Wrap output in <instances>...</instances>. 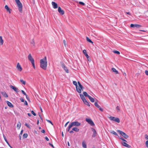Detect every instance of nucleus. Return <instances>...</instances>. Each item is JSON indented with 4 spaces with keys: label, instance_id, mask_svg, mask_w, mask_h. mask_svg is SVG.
I'll list each match as a JSON object with an SVG mask.
<instances>
[{
    "label": "nucleus",
    "instance_id": "f257e3e1",
    "mask_svg": "<svg viewBox=\"0 0 148 148\" xmlns=\"http://www.w3.org/2000/svg\"><path fill=\"white\" fill-rule=\"evenodd\" d=\"M40 62L41 67L44 70L46 69L47 66L46 57L45 56L44 58L41 59L40 61Z\"/></svg>",
    "mask_w": 148,
    "mask_h": 148
},
{
    "label": "nucleus",
    "instance_id": "f03ea898",
    "mask_svg": "<svg viewBox=\"0 0 148 148\" xmlns=\"http://www.w3.org/2000/svg\"><path fill=\"white\" fill-rule=\"evenodd\" d=\"M16 3H17L19 12L22 13V5L19 0H15Z\"/></svg>",
    "mask_w": 148,
    "mask_h": 148
},
{
    "label": "nucleus",
    "instance_id": "7ed1b4c3",
    "mask_svg": "<svg viewBox=\"0 0 148 148\" xmlns=\"http://www.w3.org/2000/svg\"><path fill=\"white\" fill-rule=\"evenodd\" d=\"M117 131L125 138L127 139L129 138V136L123 132L119 130H117Z\"/></svg>",
    "mask_w": 148,
    "mask_h": 148
},
{
    "label": "nucleus",
    "instance_id": "20e7f679",
    "mask_svg": "<svg viewBox=\"0 0 148 148\" xmlns=\"http://www.w3.org/2000/svg\"><path fill=\"white\" fill-rule=\"evenodd\" d=\"M109 119L111 120L115 121L118 123H119L120 122V121L119 119L116 117H114L110 116L109 117Z\"/></svg>",
    "mask_w": 148,
    "mask_h": 148
},
{
    "label": "nucleus",
    "instance_id": "39448f33",
    "mask_svg": "<svg viewBox=\"0 0 148 148\" xmlns=\"http://www.w3.org/2000/svg\"><path fill=\"white\" fill-rule=\"evenodd\" d=\"M70 124L72 127H77L80 125L81 123L78 121H75L71 122Z\"/></svg>",
    "mask_w": 148,
    "mask_h": 148
},
{
    "label": "nucleus",
    "instance_id": "423d86ee",
    "mask_svg": "<svg viewBox=\"0 0 148 148\" xmlns=\"http://www.w3.org/2000/svg\"><path fill=\"white\" fill-rule=\"evenodd\" d=\"M86 121L90 125L92 126H93L95 124L93 121L90 119L86 118Z\"/></svg>",
    "mask_w": 148,
    "mask_h": 148
},
{
    "label": "nucleus",
    "instance_id": "0eeeda50",
    "mask_svg": "<svg viewBox=\"0 0 148 148\" xmlns=\"http://www.w3.org/2000/svg\"><path fill=\"white\" fill-rule=\"evenodd\" d=\"M61 65L62 67L64 69L65 71L67 73H69V70L65 66V65L63 62H61Z\"/></svg>",
    "mask_w": 148,
    "mask_h": 148
},
{
    "label": "nucleus",
    "instance_id": "6e6552de",
    "mask_svg": "<svg viewBox=\"0 0 148 148\" xmlns=\"http://www.w3.org/2000/svg\"><path fill=\"white\" fill-rule=\"evenodd\" d=\"M142 27V26L141 25L137 24H131L130 25V27H133L135 28V27L136 28H140Z\"/></svg>",
    "mask_w": 148,
    "mask_h": 148
},
{
    "label": "nucleus",
    "instance_id": "1a4fd4ad",
    "mask_svg": "<svg viewBox=\"0 0 148 148\" xmlns=\"http://www.w3.org/2000/svg\"><path fill=\"white\" fill-rule=\"evenodd\" d=\"M28 59L31 62V63L34 62V60L33 58H32L31 54L30 53L27 56Z\"/></svg>",
    "mask_w": 148,
    "mask_h": 148
},
{
    "label": "nucleus",
    "instance_id": "9d476101",
    "mask_svg": "<svg viewBox=\"0 0 148 148\" xmlns=\"http://www.w3.org/2000/svg\"><path fill=\"white\" fill-rule=\"evenodd\" d=\"M10 86L11 88L13 90L17 93H18V89L16 87L12 85H10Z\"/></svg>",
    "mask_w": 148,
    "mask_h": 148
},
{
    "label": "nucleus",
    "instance_id": "9b49d317",
    "mask_svg": "<svg viewBox=\"0 0 148 148\" xmlns=\"http://www.w3.org/2000/svg\"><path fill=\"white\" fill-rule=\"evenodd\" d=\"M58 11L62 15H63L64 14V11L60 7H58Z\"/></svg>",
    "mask_w": 148,
    "mask_h": 148
},
{
    "label": "nucleus",
    "instance_id": "f8f14e48",
    "mask_svg": "<svg viewBox=\"0 0 148 148\" xmlns=\"http://www.w3.org/2000/svg\"><path fill=\"white\" fill-rule=\"evenodd\" d=\"M51 4L54 8L56 9L58 8V5L56 3L53 1L51 3Z\"/></svg>",
    "mask_w": 148,
    "mask_h": 148
},
{
    "label": "nucleus",
    "instance_id": "ddd939ff",
    "mask_svg": "<svg viewBox=\"0 0 148 148\" xmlns=\"http://www.w3.org/2000/svg\"><path fill=\"white\" fill-rule=\"evenodd\" d=\"M83 52L84 54L88 60H89L88 58H89V56L87 54L86 50L85 49L83 51Z\"/></svg>",
    "mask_w": 148,
    "mask_h": 148
},
{
    "label": "nucleus",
    "instance_id": "4468645a",
    "mask_svg": "<svg viewBox=\"0 0 148 148\" xmlns=\"http://www.w3.org/2000/svg\"><path fill=\"white\" fill-rule=\"evenodd\" d=\"M16 68L19 71H22V68L19 63H18L17 64Z\"/></svg>",
    "mask_w": 148,
    "mask_h": 148
},
{
    "label": "nucleus",
    "instance_id": "2eb2a0df",
    "mask_svg": "<svg viewBox=\"0 0 148 148\" xmlns=\"http://www.w3.org/2000/svg\"><path fill=\"white\" fill-rule=\"evenodd\" d=\"M121 144L123 145V146L126 147H129L130 146L129 144H127L125 142H121Z\"/></svg>",
    "mask_w": 148,
    "mask_h": 148
},
{
    "label": "nucleus",
    "instance_id": "dca6fc26",
    "mask_svg": "<svg viewBox=\"0 0 148 148\" xmlns=\"http://www.w3.org/2000/svg\"><path fill=\"white\" fill-rule=\"evenodd\" d=\"M5 8L6 10L7 11L9 12L10 14L11 13L10 9L7 5H6L5 6Z\"/></svg>",
    "mask_w": 148,
    "mask_h": 148
},
{
    "label": "nucleus",
    "instance_id": "f3484780",
    "mask_svg": "<svg viewBox=\"0 0 148 148\" xmlns=\"http://www.w3.org/2000/svg\"><path fill=\"white\" fill-rule=\"evenodd\" d=\"M92 130L93 132V134L92 135V137H95L96 135V132L95 130L93 128H92Z\"/></svg>",
    "mask_w": 148,
    "mask_h": 148
},
{
    "label": "nucleus",
    "instance_id": "a211bd4d",
    "mask_svg": "<svg viewBox=\"0 0 148 148\" xmlns=\"http://www.w3.org/2000/svg\"><path fill=\"white\" fill-rule=\"evenodd\" d=\"M6 103H7L8 106L10 107L13 108V106L12 104L8 101H6Z\"/></svg>",
    "mask_w": 148,
    "mask_h": 148
},
{
    "label": "nucleus",
    "instance_id": "6ab92c4d",
    "mask_svg": "<svg viewBox=\"0 0 148 148\" xmlns=\"http://www.w3.org/2000/svg\"><path fill=\"white\" fill-rule=\"evenodd\" d=\"M82 147L84 148H87L86 145L84 141H83L82 142Z\"/></svg>",
    "mask_w": 148,
    "mask_h": 148
},
{
    "label": "nucleus",
    "instance_id": "aec40b11",
    "mask_svg": "<svg viewBox=\"0 0 148 148\" xmlns=\"http://www.w3.org/2000/svg\"><path fill=\"white\" fill-rule=\"evenodd\" d=\"M1 94L5 97H8L7 94L5 92H1Z\"/></svg>",
    "mask_w": 148,
    "mask_h": 148
},
{
    "label": "nucleus",
    "instance_id": "412c9836",
    "mask_svg": "<svg viewBox=\"0 0 148 148\" xmlns=\"http://www.w3.org/2000/svg\"><path fill=\"white\" fill-rule=\"evenodd\" d=\"M77 91L79 93H81L82 92L81 88H80L78 87L77 86L76 87Z\"/></svg>",
    "mask_w": 148,
    "mask_h": 148
},
{
    "label": "nucleus",
    "instance_id": "4be33fe9",
    "mask_svg": "<svg viewBox=\"0 0 148 148\" xmlns=\"http://www.w3.org/2000/svg\"><path fill=\"white\" fill-rule=\"evenodd\" d=\"M111 70L113 72H114L116 74H118L119 73L118 71H117L114 68H112Z\"/></svg>",
    "mask_w": 148,
    "mask_h": 148
},
{
    "label": "nucleus",
    "instance_id": "5701e85b",
    "mask_svg": "<svg viewBox=\"0 0 148 148\" xmlns=\"http://www.w3.org/2000/svg\"><path fill=\"white\" fill-rule=\"evenodd\" d=\"M80 96L81 97V98L82 100L83 101L86 99L85 97H84V95H83L82 94H80Z\"/></svg>",
    "mask_w": 148,
    "mask_h": 148
},
{
    "label": "nucleus",
    "instance_id": "b1692460",
    "mask_svg": "<svg viewBox=\"0 0 148 148\" xmlns=\"http://www.w3.org/2000/svg\"><path fill=\"white\" fill-rule=\"evenodd\" d=\"M3 40L2 39V38L1 36H0V44L1 45H3Z\"/></svg>",
    "mask_w": 148,
    "mask_h": 148
},
{
    "label": "nucleus",
    "instance_id": "393cba45",
    "mask_svg": "<svg viewBox=\"0 0 148 148\" xmlns=\"http://www.w3.org/2000/svg\"><path fill=\"white\" fill-rule=\"evenodd\" d=\"M90 101L92 102H93L95 101V99L92 97H91L90 96H89L88 97Z\"/></svg>",
    "mask_w": 148,
    "mask_h": 148
},
{
    "label": "nucleus",
    "instance_id": "a878e982",
    "mask_svg": "<svg viewBox=\"0 0 148 148\" xmlns=\"http://www.w3.org/2000/svg\"><path fill=\"white\" fill-rule=\"evenodd\" d=\"M84 104L88 106H90V104L89 102L87 101V100L86 99L85 101H83Z\"/></svg>",
    "mask_w": 148,
    "mask_h": 148
},
{
    "label": "nucleus",
    "instance_id": "bb28decb",
    "mask_svg": "<svg viewBox=\"0 0 148 148\" xmlns=\"http://www.w3.org/2000/svg\"><path fill=\"white\" fill-rule=\"evenodd\" d=\"M72 130L75 132H78L79 131V129L77 127H74L72 128Z\"/></svg>",
    "mask_w": 148,
    "mask_h": 148
},
{
    "label": "nucleus",
    "instance_id": "cd10ccee",
    "mask_svg": "<svg viewBox=\"0 0 148 148\" xmlns=\"http://www.w3.org/2000/svg\"><path fill=\"white\" fill-rule=\"evenodd\" d=\"M86 40L88 42H89L91 43H92V44L93 43V42L91 40H90L88 37H86Z\"/></svg>",
    "mask_w": 148,
    "mask_h": 148
},
{
    "label": "nucleus",
    "instance_id": "c85d7f7f",
    "mask_svg": "<svg viewBox=\"0 0 148 148\" xmlns=\"http://www.w3.org/2000/svg\"><path fill=\"white\" fill-rule=\"evenodd\" d=\"M83 94L84 96L85 97H89L90 96V95H88V93L86 92H83Z\"/></svg>",
    "mask_w": 148,
    "mask_h": 148
},
{
    "label": "nucleus",
    "instance_id": "c756f323",
    "mask_svg": "<svg viewBox=\"0 0 148 148\" xmlns=\"http://www.w3.org/2000/svg\"><path fill=\"white\" fill-rule=\"evenodd\" d=\"M3 138H4V139L5 140V141L6 142V143L9 145V143L8 141V140H7V139H6V138L5 137V135L3 134Z\"/></svg>",
    "mask_w": 148,
    "mask_h": 148
},
{
    "label": "nucleus",
    "instance_id": "7c9ffc66",
    "mask_svg": "<svg viewBox=\"0 0 148 148\" xmlns=\"http://www.w3.org/2000/svg\"><path fill=\"white\" fill-rule=\"evenodd\" d=\"M21 123L20 122L17 124V127L18 129H19L21 126Z\"/></svg>",
    "mask_w": 148,
    "mask_h": 148
},
{
    "label": "nucleus",
    "instance_id": "2f4dec72",
    "mask_svg": "<svg viewBox=\"0 0 148 148\" xmlns=\"http://www.w3.org/2000/svg\"><path fill=\"white\" fill-rule=\"evenodd\" d=\"M28 136L27 134V133L24 134L23 135V138H25L27 137Z\"/></svg>",
    "mask_w": 148,
    "mask_h": 148
},
{
    "label": "nucleus",
    "instance_id": "473e14b6",
    "mask_svg": "<svg viewBox=\"0 0 148 148\" xmlns=\"http://www.w3.org/2000/svg\"><path fill=\"white\" fill-rule=\"evenodd\" d=\"M30 43L33 45V46H35V43L34 39H33L31 40Z\"/></svg>",
    "mask_w": 148,
    "mask_h": 148
},
{
    "label": "nucleus",
    "instance_id": "72a5a7b5",
    "mask_svg": "<svg viewBox=\"0 0 148 148\" xmlns=\"http://www.w3.org/2000/svg\"><path fill=\"white\" fill-rule=\"evenodd\" d=\"M21 82L24 85H25L26 84L25 81L23 80L22 79H21L20 80Z\"/></svg>",
    "mask_w": 148,
    "mask_h": 148
},
{
    "label": "nucleus",
    "instance_id": "f704fd0d",
    "mask_svg": "<svg viewBox=\"0 0 148 148\" xmlns=\"http://www.w3.org/2000/svg\"><path fill=\"white\" fill-rule=\"evenodd\" d=\"M95 106L97 108H99L100 106L98 105L97 103V102H95L94 103Z\"/></svg>",
    "mask_w": 148,
    "mask_h": 148
},
{
    "label": "nucleus",
    "instance_id": "c9c22d12",
    "mask_svg": "<svg viewBox=\"0 0 148 148\" xmlns=\"http://www.w3.org/2000/svg\"><path fill=\"white\" fill-rule=\"evenodd\" d=\"M73 84L74 85H75V86L76 87L77 86V83L76 81H73Z\"/></svg>",
    "mask_w": 148,
    "mask_h": 148
},
{
    "label": "nucleus",
    "instance_id": "e433bc0d",
    "mask_svg": "<svg viewBox=\"0 0 148 148\" xmlns=\"http://www.w3.org/2000/svg\"><path fill=\"white\" fill-rule=\"evenodd\" d=\"M111 133L114 134L115 135H116V136H118L117 134L116 133V132H115L114 131H112V132H111Z\"/></svg>",
    "mask_w": 148,
    "mask_h": 148
},
{
    "label": "nucleus",
    "instance_id": "4c0bfd02",
    "mask_svg": "<svg viewBox=\"0 0 148 148\" xmlns=\"http://www.w3.org/2000/svg\"><path fill=\"white\" fill-rule=\"evenodd\" d=\"M113 52L115 53H116L118 54H120V53L119 51H113Z\"/></svg>",
    "mask_w": 148,
    "mask_h": 148
},
{
    "label": "nucleus",
    "instance_id": "58836bf2",
    "mask_svg": "<svg viewBox=\"0 0 148 148\" xmlns=\"http://www.w3.org/2000/svg\"><path fill=\"white\" fill-rule=\"evenodd\" d=\"M72 127V126L71 125V124H70V125H69V126L68 127V129H67V131L68 132L69 131L71 128Z\"/></svg>",
    "mask_w": 148,
    "mask_h": 148
},
{
    "label": "nucleus",
    "instance_id": "ea45409f",
    "mask_svg": "<svg viewBox=\"0 0 148 148\" xmlns=\"http://www.w3.org/2000/svg\"><path fill=\"white\" fill-rule=\"evenodd\" d=\"M78 84L79 87L81 88L82 87V86L81 84V83L79 82H78Z\"/></svg>",
    "mask_w": 148,
    "mask_h": 148
},
{
    "label": "nucleus",
    "instance_id": "a19ab883",
    "mask_svg": "<svg viewBox=\"0 0 148 148\" xmlns=\"http://www.w3.org/2000/svg\"><path fill=\"white\" fill-rule=\"evenodd\" d=\"M63 43L65 47H66V40H63Z\"/></svg>",
    "mask_w": 148,
    "mask_h": 148
},
{
    "label": "nucleus",
    "instance_id": "79ce46f5",
    "mask_svg": "<svg viewBox=\"0 0 148 148\" xmlns=\"http://www.w3.org/2000/svg\"><path fill=\"white\" fill-rule=\"evenodd\" d=\"M145 145L146 147L148 148V140L145 142Z\"/></svg>",
    "mask_w": 148,
    "mask_h": 148
},
{
    "label": "nucleus",
    "instance_id": "37998d69",
    "mask_svg": "<svg viewBox=\"0 0 148 148\" xmlns=\"http://www.w3.org/2000/svg\"><path fill=\"white\" fill-rule=\"evenodd\" d=\"M31 113L34 116H36V114L33 110L31 111Z\"/></svg>",
    "mask_w": 148,
    "mask_h": 148
},
{
    "label": "nucleus",
    "instance_id": "c03bdc74",
    "mask_svg": "<svg viewBox=\"0 0 148 148\" xmlns=\"http://www.w3.org/2000/svg\"><path fill=\"white\" fill-rule=\"evenodd\" d=\"M21 91L24 95H27L26 93L23 90H22Z\"/></svg>",
    "mask_w": 148,
    "mask_h": 148
},
{
    "label": "nucleus",
    "instance_id": "a18cd8bd",
    "mask_svg": "<svg viewBox=\"0 0 148 148\" xmlns=\"http://www.w3.org/2000/svg\"><path fill=\"white\" fill-rule=\"evenodd\" d=\"M31 63H32V65L33 66V68L34 69H35V64H34V62H32Z\"/></svg>",
    "mask_w": 148,
    "mask_h": 148
},
{
    "label": "nucleus",
    "instance_id": "49530a36",
    "mask_svg": "<svg viewBox=\"0 0 148 148\" xmlns=\"http://www.w3.org/2000/svg\"><path fill=\"white\" fill-rule=\"evenodd\" d=\"M46 121L48 122V123H51L52 125H53V123H52V122H51V121L50 120H47L46 119Z\"/></svg>",
    "mask_w": 148,
    "mask_h": 148
},
{
    "label": "nucleus",
    "instance_id": "de8ad7c7",
    "mask_svg": "<svg viewBox=\"0 0 148 148\" xmlns=\"http://www.w3.org/2000/svg\"><path fill=\"white\" fill-rule=\"evenodd\" d=\"M99 108V110L100 111H101V112H103V109L102 108H101V107H100V106L99 107V108Z\"/></svg>",
    "mask_w": 148,
    "mask_h": 148
},
{
    "label": "nucleus",
    "instance_id": "09e8293b",
    "mask_svg": "<svg viewBox=\"0 0 148 148\" xmlns=\"http://www.w3.org/2000/svg\"><path fill=\"white\" fill-rule=\"evenodd\" d=\"M145 138L147 140H148V136L147 134L145 135Z\"/></svg>",
    "mask_w": 148,
    "mask_h": 148
},
{
    "label": "nucleus",
    "instance_id": "8fccbe9b",
    "mask_svg": "<svg viewBox=\"0 0 148 148\" xmlns=\"http://www.w3.org/2000/svg\"><path fill=\"white\" fill-rule=\"evenodd\" d=\"M25 125L28 128H30V127L29 125L28 124H27L25 123Z\"/></svg>",
    "mask_w": 148,
    "mask_h": 148
},
{
    "label": "nucleus",
    "instance_id": "3c124183",
    "mask_svg": "<svg viewBox=\"0 0 148 148\" xmlns=\"http://www.w3.org/2000/svg\"><path fill=\"white\" fill-rule=\"evenodd\" d=\"M79 4L81 5H84V3L83 2H79Z\"/></svg>",
    "mask_w": 148,
    "mask_h": 148
},
{
    "label": "nucleus",
    "instance_id": "603ef678",
    "mask_svg": "<svg viewBox=\"0 0 148 148\" xmlns=\"http://www.w3.org/2000/svg\"><path fill=\"white\" fill-rule=\"evenodd\" d=\"M145 73L147 75H148V71H145Z\"/></svg>",
    "mask_w": 148,
    "mask_h": 148
},
{
    "label": "nucleus",
    "instance_id": "864d4df0",
    "mask_svg": "<svg viewBox=\"0 0 148 148\" xmlns=\"http://www.w3.org/2000/svg\"><path fill=\"white\" fill-rule=\"evenodd\" d=\"M24 104L26 106H27L28 105L26 101H24Z\"/></svg>",
    "mask_w": 148,
    "mask_h": 148
},
{
    "label": "nucleus",
    "instance_id": "5fc2aeb1",
    "mask_svg": "<svg viewBox=\"0 0 148 148\" xmlns=\"http://www.w3.org/2000/svg\"><path fill=\"white\" fill-rule=\"evenodd\" d=\"M20 99L21 102H24V100L23 98H20Z\"/></svg>",
    "mask_w": 148,
    "mask_h": 148
},
{
    "label": "nucleus",
    "instance_id": "6e6d98bb",
    "mask_svg": "<svg viewBox=\"0 0 148 148\" xmlns=\"http://www.w3.org/2000/svg\"><path fill=\"white\" fill-rule=\"evenodd\" d=\"M25 96H26V99L28 100H29V97L27 95H25Z\"/></svg>",
    "mask_w": 148,
    "mask_h": 148
},
{
    "label": "nucleus",
    "instance_id": "4d7b16f0",
    "mask_svg": "<svg viewBox=\"0 0 148 148\" xmlns=\"http://www.w3.org/2000/svg\"><path fill=\"white\" fill-rule=\"evenodd\" d=\"M116 109L119 111H120V109L119 108V107L118 106H117L116 107Z\"/></svg>",
    "mask_w": 148,
    "mask_h": 148
},
{
    "label": "nucleus",
    "instance_id": "13d9d810",
    "mask_svg": "<svg viewBox=\"0 0 148 148\" xmlns=\"http://www.w3.org/2000/svg\"><path fill=\"white\" fill-rule=\"evenodd\" d=\"M49 144L53 148H54V147L53 144L49 143Z\"/></svg>",
    "mask_w": 148,
    "mask_h": 148
},
{
    "label": "nucleus",
    "instance_id": "bf43d9fd",
    "mask_svg": "<svg viewBox=\"0 0 148 148\" xmlns=\"http://www.w3.org/2000/svg\"><path fill=\"white\" fill-rule=\"evenodd\" d=\"M23 130H22L21 132H20V135H21L22 134H23Z\"/></svg>",
    "mask_w": 148,
    "mask_h": 148
},
{
    "label": "nucleus",
    "instance_id": "052dcab7",
    "mask_svg": "<svg viewBox=\"0 0 148 148\" xmlns=\"http://www.w3.org/2000/svg\"><path fill=\"white\" fill-rule=\"evenodd\" d=\"M45 138L46 139V140L47 141H49V138H48L47 137V136L45 137Z\"/></svg>",
    "mask_w": 148,
    "mask_h": 148
},
{
    "label": "nucleus",
    "instance_id": "680f3d73",
    "mask_svg": "<svg viewBox=\"0 0 148 148\" xmlns=\"http://www.w3.org/2000/svg\"><path fill=\"white\" fill-rule=\"evenodd\" d=\"M69 121H68V122H67L66 124H65V125H64V126L65 127H66V126L67 125V124L69 123Z\"/></svg>",
    "mask_w": 148,
    "mask_h": 148
},
{
    "label": "nucleus",
    "instance_id": "e2e57ef3",
    "mask_svg": "<svg viewBox=\"0 0 148 148\" xmlns=\"http://www.w3.org/2000/svg\"><path fill=\"white\" fill-rule=\"evenodd\" d=\"M41 132L42 133H45V131L44 130H41Z\"/></svg>",
    "mask_w": 148,
    "mask_h": 148
},
{
    "label": "nucleus",
    "instance_id": "0e129e2a",
    "mask_svg": "<svg viewBox=\"0 0 148 148\" xmlns=\"http://www.w3.org/2000/svg\"><path fill=\"white\" fill-rule=\"evenodd\" d=\"M39 116L40 117V119H41V120L42 121H43V119L41 116L39 114Z\"/></svg>",
    "mask_w": 148,
    "mask_h": 148
},
{
    "label": "nucleus",
    "instance_id": "69168bd1",
    "mask_svg": "<svg viewBox=\"0 0 148 148\" xmlns=\"http://www.w3.org/2000/svg\"><path fill=\"white\" fill-rule=\"evenodd\" d=\"M119 138L121 139V140H124V139L122 137H119Z\"/></svg>",
    "mask_w": 148,
    "mask_h": 148
},
{
    "label": "nucleus",
    "instance_id": "338daca9",
    "mask_svg": "<svg viewBox=\"0 0 148 148\" xmlns=\"http://www.w3.org/2000/svg\"><path fill=\"white\" fill-rule=\"evenodd\" d=\"M27 114L29 116H31V115L30 113H28Z\"/></svg>",
    "mask_w": 148,
    "mask_h": 148
},
{
    "label": "nucleus",
    "instance_id": "774afa93",
    "mask_svg": "<svg viewBox=\"0 0 148 148\" xmlns=\"http://www.w3.org/2000/svg\"><path fill=\"white\" fill-rule=\"evenodd\" d=\"M73 130H71V131H70L69 132L70 133H73Z\"/></svg>",
    "mask_w": 148,
    "mask_h": 148
}]
</instances>
